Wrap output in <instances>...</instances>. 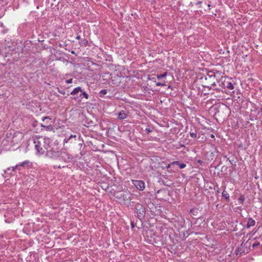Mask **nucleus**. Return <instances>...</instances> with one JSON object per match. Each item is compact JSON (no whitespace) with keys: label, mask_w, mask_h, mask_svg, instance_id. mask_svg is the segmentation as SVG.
Returning <instances> with one entry per match:
<instances>
[{"label":"nucleus","mask_w":262,"mask_h":262,"mask_svg":"<svg viewBox=\"0 0 262 262\" xmlns=\"http://www.w3.org/2000/svg\"><path fill=\"white\" fill-rule=\"evenodd\" d=\"M222 196H224L226 199H229V194L226 190H224L222 192Z\"/></svg>","instance_id":"ddd939ff"},{"label":"nucleus","mask_w":262,"mask_h":262,"mask_svg":"<svg viewBox=\"0 0 262 262\" xmlns=\"http://www.w3.org/2000/svg\"><path fill=\"white\" fill-rule=\"evenodd\" d=\"M198 162L201 163V160H199Z\"/></svg>","instance_id":"7c9ffc66"},{"label":"nucleus","mask_w":262,"mask_h":262,"mask_svg":"<svg viewBox=\"0 0 262 262\" xmlns=\"http://www.w3.org/2000/svg\"><path fill=\"white\" fill-rule=\"evenodd\" d=\"M156 85L157 86H164V85H165V84L158 82L156 83Z\"/></svg>","instance_id":"412c9836"},{"label":"nucleus","mask_w":262,"mask_h":262,"mask_svg":"<svg viewBox=\"0 0 262 262\" xmlns=\"http://www.w3.org/2000/svg\"><path fill=\"white\" fill-rule=\"evenodd\" d=\"M0 25H1V26L2 27V26H3V23H1V22H0Z\"/></svg>","instance_id":"c85d7f7f"},{"label":"nucleus","mask_w":262,"mask_h":262,"mask_svg":"<svg viewBox=\"0 0 262 262\" xmlns=\"http://www.w3.org/2000/svg\"><path fill=\"white\" fill-rule=\"evenodd\" d=\"M223 74L222 72L219 71H210L208 74V77H206V80L210 81L211 86H215L216 85L215 81L214 80V79L218 82L223 76Z\"/></svg>","instance_id":"7ed1b4c3"},{"label":"nucleus","mask_w":262,"mask_h":262,"mask_svg":"<svg viewBox=\"0 0 262 262\" xmlns=\"http://www.w3.org/2000/svg\"><path fill=\"white\" fill-rule=\"evenodd\" d=\"M79 43L81 46L86 47L88 45V41L85 38H83L80 40Z\"/></svg>","instance_id":"f8f14e48"},{"label":"nucleus","mask_w":262,"mask_h":262,"mask_svg":"<svg viewBox=\"0 0 262 262\" xmlns=\"http://www.w3.org/2000/svg\"><path fill=\"white\" fill-rule=\"evenodd\" d=\"M220 86L223 88H227L228 90H233L234 85L229 80V78L226 77H222V78L218 81Z\"/></svg>","instance_id":"20e7f679"},{"label":"nucleus","mask_w":262,"mask_h":262,"mask_svg":"<svg viewBox=\"0 0 262 262\" xmlns=\"http://www.w3.org/2000/svg\"><path fill=\"white\" fill-rule=\"evenodd\" d=\"M76 38L77 39H78V40H80V39H81L80 36H79V35H77V36H76Z\"/></svg>","instance_id":"bb28decb"},{"label":"nucleus","mask_w":262,"mask_h":262,"mask_svg":"<svg viewBox=\"0 0 262 262\" xmlns=\"http://www.w3.org/2000/svg\"><path fill=\"white\" fill-rule=\"evenodd\" d=\"M82 89L81 87L78 86L75 88L71 92V95L76 96L78 95V94L80 92H82Z\"/></svg>","instance_id":"9d476101"},{"label":"nucleus","mask_w":262,"mask_h":262,"mask_svg":"<svg viewBox=\"0 0 262 262\" xmlns=\"http://www.w3.org/2000/svg\"><path fill=\"white\" fill-rule=\"evenodd\" d=\"M83 98L88 99L89 98V95L85 91H82V92H80L79 95L71 97L72 99L79 102L81 101Z\"/></svg>","instance_id":"6e6552de"},{"label":"nucleus","mask_w":262,"mask_h":262,"mask_svg":"<svg viewBox=\"0 0 262 262\" xmlns=\"http://www.w3.org/2000/svg\"><path fill=\"white\" fill-rule=\"evenodd\" d=\"M179 164H180V162L178 161H175L171 163L172 165H177L178 166H179Z\"/></svg>","instance_id":"aec40b11"},{"label":"nucleus","mask_w":262,"mask_h":262,"mask_svg":"<svg viewBox=\"0 0 262 262\" xmlns=\"http://www.w3.org/2000/svg\"><path fill=\"white\" fill-rule=\"evenodd\" d=\"M171 165V164H168L166 165V168L168 169H169L170 167V166Z\"/></svg>","instance_id":"a878e982"},{"label":"nucleus","mask_w":262,"mask_h":262,"mask_svg":"<svg viewBox=\"0 0 262 262\" xmlns=\"http://www.w3.org/2000/svg\"><path fill=\"white\" fill-rule=\"evenodd\" d=\"M58 158L66 162H68L70 161L71 156L66 151H62L59 152V157Z\"/></svg>","instance_id":"0eeeda50"},{"label":"nucleus","mask_w":262,"mask_h":262,"mask_svg":"<svg viewBox=\"0 0 262 262\" xmlns=\"http://www.w3.org/2000/svg\"><path fill=\"white\" fill-rule=\"evenodd\" d=\"M28 163V161H25V162L21 163L19 165L20 166H23L26 163Z\"/></svg>","instance_id":"393cba45"},{"label":"nucleus","mask_w":262,"mask_h":262,"mask_svg":"<svg viewBox=\"0 0 262 262\" xmlns=\"http://www.w3.org/2000/svg\"><path fill=\"white\" fill-rule=\"evenodd\" d=\"M186 166V165L184 163H180L179 165V167L181 169L184 168Z\"/></svg>","instance_id":"f3484780"},{"label":"nucleus","mask_w":262,"mask_h":262,"mask_svg":"<svg viewBox=\"0 0 262 262\" xmlns=\"http://www.w3.org/2000/svg\"><path fill=\"white\" fill-rule=\"evenodd\" d=\"M40 126L45 128L46 130H50V129H52V128L51 125L45 126V125H43L42 124H40Z\"/></svg>","instance_id":"2eb2a0df"},{"label":"nucleus","mask_w":262,"mask_h":262,"mask_svg":"<svg viewBox=\"0 0 262 262\" xmlns=\"http://www.w3.org/2000/svg\"><path fill=\"white\" fill-rule=\"evenodd\" d=\"M107 93L106 90H102L100 92V94L102 95H105Z\"/></svg>","instance_id":"6ab92c4d"},{"label":"nucleus","mask_w":262,"mask_h":262,"mask_svg":"<svg viewBox=\"0 0 262 262\" xmlns=\"http://www.w3.org/2000/svg\"><path fill=\"white\" fill-rule=\"evenodd\" d=\"M211 137L213 138V137H214V136L212 134V135H211Z\"/></svg>","instance_id":"c756f323"},{"label":"nucleus","mask_w":262,"mask_h":262,"mask_svg":"<svg viewBox=\"0 0 262 262\" xmlns=\"http://www.w3.org/2000/svg\"><path fill=\"white\" fill-rule=\"evenodd\" d=\"M133 185L140 191L143 190L145 188V182L142 180H132Z\"/></svg>","instance_id":"423d86ee"},{"label":"nucleus","mask_w":262,"mask_h":262,"mask_svg":"<svg viewBox=\"0 0 262 262\" xmlns=\"http://www.w3.org/2000/svg\"><path fill=\"white\" fill-rule=\"evenodd\" d=\"M128 114L125 111H121L117 114V118L120 120L126 119Z\"/></svg>","instance_id":"1a4fd4ad"},{"label":"nucleus","mask_w":262,"mask_h":262,"mask_svg":"<svg viewBox=\"0 0 262 262\" xmlns=\"http://www.w3.org/2000/svg\"><path fill=\"white\" fill-rule=\"evenodd\" d=\"M76 135H71L68 139H65L64 142H67L69 140H70L72 138H76Z\"/></svg>","instance_id":"a211bd4d"},{"label":"nucleus","mask_w":262,"mask_h":262,"mask_svg":"<svg viewBox=\"0 0 262 262\" xmlns=\"http://www.w3.org/2000/svg\"><path fill=\"white\" fill-rule=\"evenodd\" d=\"M255 224V221L252 218H249L246 225V227L247 228H249L251 227L254 226Z\"/></svg>","instance_id":"9b49d317"},{"label":"nucleus","mask_w":262,"mask_h":262,"mask_svg":"<svg viewBox=\"0 0 262 262\" xmlns=\"http://www.w3.org/2000/svg\"><path fill=\"white\" fill-rule=\"evenodd\" d=\"M60 151H57L56 148L51 146V144H50L48 147L47 150L46 151V156L53 159H57L59 157Z\"/></svg>","instance_id":"39448f33"},{"label":"nucleus","mask_w":262,"mask_h":262,"mask_svg":"<svg viewBox=\"0 0 262 262\" xmlns=\"http://www.w3.org/2000/svg\"><path fill=\"white\" fill-rule=\"evenodd\" d=\"M242 247H246V249L243 250V252L248 253L249 250H261L262 249V236L256 237L251 240L250 242L247 241L244 245H241Z\"/></svg>","instance_id":"f03ea898"},{"label":"nucleus","mask_w":262,"mask_h":262,"mask_svg":"<svg viewBox=\"0 0 262 262\" xmlns=\"http://www.w3.org/2000/svg\"><path fill=\"white\" fill-rule=\"evenodd\" d=\"M190 136L193 138H196L197 137V134L195 132H190Z\"/></svg>","instance_id":"dca6fc26"},{"label":"nucleus","mask_w":262,"mask_h":262,"mask_svg":"<svg viewBox=\"0 0 262 262\" xmlns=\"http://www.w3.org/2000/svg\"><path fill=\"white\" fill-rule=\"evenodd\" d=\"M72 80H73L72 79H68V80H66V82L67 84H70V83H72Z\"/></svg>","instance_id":"4be33fe9"},{"label":"nucleus","mask_w":262,"mask_h":262,"mask_svg":"<svg viewBox=\"0 0 262 262\" xmlns=\"http://www.w3.org/2000/svg\"><path fill=\"white\" fill-rule=\"evenodd\" d=\"M51 119L49 117H44L42 118V120L43 121H45L46 120H50Z\"/></svg>","instance_id":"b1692460"},{"label":"nucleus","mask_w":262,"mask_h":262,"mask_svg":"<svg viewBox=\"0 0 262 262\" xmlns=\"http://www.w3.org/2000/svg\"><path fill=\"white\" fill-rule=\"evenodd\" d=\"M167 75V73L166 72L165 73H164L163 74H161V75H158L157 76V77L158 79H161L162 78H165Z\"/></svg>","instance_id":"4468645a"},{"label":"nucleus","mask_w":262,"mask_h":262,"mask_svg":"<svg viewBox=\"0 0 262 262\" xmlns=\"http://www.w3.org/2000/svg\"><path fill=\"white\" fill-rule=\"evenodd\" d=\"M51 142V139L48 137L42 136L33 137V143L36 149V154L38 155L44 154Z\"/></svg>","instance_id":"f257e3e1"},{"label":"nucleus","mask_w":262,"mask_h":262,"mask_svg":"<svg viewBox=\"0 0 262 262\" xmlns=\"http://www.w3.org/2000/svg\"><path fill=\"white\" fill-rule=\"evenodd\" d=\"M145 131L147 134H149L151 132V130L149 128H146Z\"/></svg>","instance_id":"5701e85b"},{"label":"nucleus","mask_w":262,"mask_h":262,"mask_svg":"<svg viewBox=\"0 0 262 262\" xmlns=\"http://www.w3.org/2000/svg\"><path fill=\"white\" fill-rule=\"evenodd\" d=\"M54 168H61V167L60 166L55 165V166H54Z\"/></svg>","instance_id":"cd10ccee"}]
</instances>
